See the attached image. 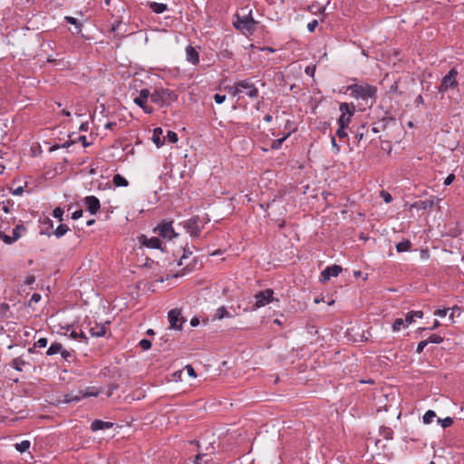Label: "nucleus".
I'll return each mask as SVG.
<instances>
[{"instance_id":"1","label":"nucleus","mask_w":464,"mask_h":464,"mask_svg":"<svg viewBox=\"0 0 464 464\" xmlns=\"http://www.w3.org/2000/svg\"><path fill=\"white\" fill-rule=\"evenodd\" d=\"M257 24L258 22L252 16V9H248L247 6L241 8L234 15V27L246 36H250L254 34Z\"/></svg>"},{"instance_id":"2","label":"nucleus","mask_w":464,"mask_h":464,"mask_svg":"<svg viewBox=\"0 0 464 464\" xmlns=\"http://www.w3.org/2000/svg\"><path fill=\"white\" fill-rule=\"evenodd\" d=\"M346 92L356 100L368 102L371 100V106L377 101V87L369 83H354L347 86Z\"/></svg>"},{"instance_id":"3","label":"nucleus","mask_w":464,"mask_h":464,"mask_svg":"<svg viewBox=\"0 0 464 464\" xmlns=\"http://www.w3.org/2000/svg\"><path fill=\"white\" fill-rule=\"evenodd\" d=\"M178 99V94L169 89L155 88L150 95V102L160 107H169Z\"/></svg>"},{"instance_id":"4","label":"nucleus","mask_w":464,"mask_h":464,"mask_svg":"<svg viewBox=\"0 0 464 464\" xmlns=\"http://www.w3.org/2000/svg\"><path fill=\"white\" fill-rule=\"evenodd\" d=\"M339 111L341 115L337 119L338 126L346 127L350 130L352 118L354 116L356 111L355 105L353 102H342L339 105Z\"/></svg>"},{"instance_id":"5","label":"nucleus","mask_w":464,"mask_h":464,"mask_svg":"<svg viewBox=\"0 0 464 464\" xmlns=\"http://www.w3.org/2000/svg\"><path fill=\"white\" fill-rule=\"evenodd\" d=\"M172 224V220L163 219L152 229V231L163 238L171 240L179 236V234L174 231Z\"/></svg>"},{"instance_id":"6","label":"nucleus","mask_w":464,"mask_h":464,"mask_svg":"<svg viewBox=\"0 0 464 464\" xmlns=\"http://www.w3.org/2000/svg\"><path fill=\"white\" fill-rule=\"evenodd\" d=\"M199 216H193L190 218L182 222L183 227L192 237H198L201 230L204 228V224Z\"/></svg>"},{"instance_id":"7","label":"nucleus","mask_w":464,"mask_h":464,"mask_svg":"<svg viewBox=\"0 0 464 464\" xmlns=\"http://www.w3.org/2000/svg\"><path fill=\"white\" fill-rule=\"evenodd\" d=\"M458 72L455 68H452L449 72L442 78L441 82L438 88L439 92H445L449 89H454L458 86L456 77Z\"/></svg>"},{"instance_id":"8","label":"nucleus","mask_w":464,"mask_h":464,"mask_svg":"<svg viewBox=\"0 0 464 464\" xmlns=\"http://www.w3.org/2000/svg\"><path fill=\"white\" fill-rule=\"evenodd\" d=\"M151 92L149 89H141L140 91L139 96L135 97L133 102L134 103L142 109V111L147 114H151L154 109L151 106L147 105L148 98H150Z\"/></svg>"},{"instance_id":"9","label":"nucleus","mask_w":464,"mask_h":464,"mask_svg":"<svg viewBox=\"0 0 464 464\" xmlns=\"http://www.w3.org/2000/svg\"><path fill=\"white\" fill-rule=\"evenodd\" d=\"M137 239L142 246L151 249H160L161 252H165V247L162 246L161 240L157 237L149 238L146 235L141 234L137 237Z\"/></svg>"},{"instance_id":"10","label":"nucleus","mask_w":464,"mask_h":464,"mask_svg":"<svg viewBox=\"0 0 464 464\" xmlns=\"http://www.w3.org/2000/svg\"><path fill=\"white\" fill-rule=\"evenodd\" d=\"M274 291L271 288H267L266 290L260 291L255 295L256 303L254 304L255 308L263 307L274 300Z\"/></svg>"},{"instance_id":"11","label":"nucleus","mask_w":464,"mask_h":464,"mask_svg":"<svg viewBox=\"0 0 464 464\" xmlns=\"http://www.w3.org/2000/svg\"><path fill=\"white\" fill-rule=\"evenodd\" d=\"M343 271V268L339 265H332L326 266L320 274L319 282L322 284L327 283L332 276H338Z\"/></svg>"},{"instance_id":"12","label":"nucleus","mask_w":464,"mask_h":464,"mask_svg":"<svg viewBox=\"0 0 464 464\" xmlns=\"http://www.w3.org/2000/svg\"><path fill=\"white\" fill-rule=\"evenodd\" d=\"M168 318L169 322V329L181 330L182 324L186 322L181 315V311L177 308L171 309L168 313Z\"/></svg>"},{"instance_id":"13","label":"nucleus","mask_w":464,"mask_h":464,"mask_svg":"<svg viewBox=\"0 0 464 464\" xmlns=\"http://www.w3.org/2000/svg\"><path fill=\"white\" fill-rule=\"evenodd\" d=\"M371 129L368 127L367 123L362 124H353L350 128V132L353 134L354 139L360 143L365 137L368 136Z\"/></svg>"},{"instance_id":"14","label":"nucleus","mask_w":464,"mask_h":464,"mask_svg":"<svg viewBox=\"0 0 464 464\" xmlns=\"http://www.w3.org/2000/svg\"><path fill=\"white\" fill-rule=\"evenodd\" d=\"M82 202L86 208V210L89 211L92 215L97 214L101 209L100 199L95 196H87L83 198Z\"/></svg>"},{"instance_id":"15","label":"nucleus","mask_w":464,"mask_h":464,"mask_svg":"<svg viewBox=\"0 0 464 464\" xmlns=\"http://www.w3.org/2000/svg\"><path fill=\"white\" fill-rule=\"evenodd\" d=\"M237 85L241 90V92H243V90L246 91V95L248 97L256 98L258 96V89L255 86L253 82H250L247 80H240L237 81Z\"/></svg>"},{"instance_id":"16","label":"nucleus","mask_w":464,"mask_h":464,"mask_svg":"<svg viewBox=\"0 0 464 464\" xmlns=\"http://www.w3.org/2000/svg\"><path fill=\"white\" fill-rule=\"evenodd\" d=\"M386 115L382 117L378 122H374L371 131L378 133L381 130H384L390 122H394L395 118L386 111Z\"/></svg>"},{"instance_id":"17","label":"nucleus","mask_w":464,"mask_h":464,"mask_svg":"<svg viewBox=\"0 0 464 464\" xmlns=\"http://www.w3.org/2000/svg\"><path fill=\"white\" fill-rule=\"evenodd\" d=\"M185 52L187 62L193 65H198L199 63V53L195 47H193L191 44H188L186 47Z\"/></svg>"},{"instance_id":"18","label":"nucleus","mask_w":464,"mask_h":464,"mask_svg":"<svg viewBox=\"0 0 464 464\" xmlns=\"http://www.w3.org/2000/svg\"><path fill=\"white\" fill-rule=\"evenodd\" d=\"M110 322L107 321L105 324H98V323H95V325L94 326H92L89 330L90 332V334L92 336V337H103L105 336L106 334V326L105 324H109Z\"/></svg>"},{"instance_id":"19","label":"nucleus","mask_w":464,"mask_h":464,"mask_svg":"<svg viewBox=\"0 0 464 464\" xmlns=\"http://www.w3.org/2000/svg\"><path fill=\"white\" fill-rule=\"evenodd\" d=\"M114 423L110 421H103L102 420H94L91 424V430L92 431L107 430L112 428Z\"/></svg>"},{"instance_id":"20","label":"nucleus","mask_w":464,"mask_h":464,"mask_svg":"<svg viewBox=\"0 0 464 464\" xmlns=\"http://www.w3.org/2000/svg\"><path fill=\"white\" fill-rule=\"evenodd\" d=\"M163 130L160 127H157L153 130L151 140L157 146V148H160L165 142V138H161Z\"/></svg>"},{"instance_id":"21","label":"nucleus","mask_w":464,"mask_h":464,"mask_svg":"<svg viewBox=\"0 0 464 464\" xmlns=\"http://www.w3.org/2000/svg\"><path fill=\"white\" fill-rule=\"evenodd\" d=\"M434 206L433 199H426V200H419L411 204V208H416L420 210H426L428 208H431Z\"/></svg>"},{"instance_id":"22","label":"nucleus","mask_w":464,"mask_h":464,"mask_svg":"<svg viewBox=\"0 0 464 464\" xmlns=\"http://www.w3.org/2000/svg\"><path fill=\"white\" fill-rule=\"evenodd\" d=\"M44 227V229H42L40 231V235H45L47 237H51L53 235L51 229L53 227V222L52 219H50L48 217H44L43 219L40 218L39 220Z\"/></svg>"},{"instance_id":"23","label":"nucleus","mask_w":464,"mask_h":464,"mask_svg":"<svg viewBox=\"0 0 464 464\" xmlns=\"http://www.w3.org/2000/svg\"><path fill=\"white\" fill-rule=\"evenodd\" d=\"M102 389H95L94 387H87L84 391H78L79 396L82 399L88 397H97L102 393Z\"/></svg>"},{"instance_id":"24","label":"nucleus","mask_w":464,"mask_h":464,"mask_svg":"<svg viewBox=\"0 0 464 464\" xmlns=\"http://www.w3.org/2000/svg\"><path fill=\"white\" fill-rule=\"evenodd\" d=\"M64 21L74 26V31H72L73 34H79L82 32V24L77 19L72 16H65Z\"/></svg>"},{"instance_id":"25","label":"nucleus","mask_w":464,"mask_h":464,"mask_svg":"<svg viewBox=\"0 0 464 464\" xmlns=\"http://www.w3.org/2000/svg\"><path fill=\"white\" fill-rule=\"evenodd\" d=\"M150 9L155 14H162L168 10V5L162 3L148 2Z\"/></svg>"},{"instance_id":"26","label":"nucleus","mask_w":464,"mask_h":464,"mask_svg":"<svg viewBox=\"0 0 464 464\" xmlns=\"http://www.w3.org/2000/svg\"><path fill=\"white\" fill-rule=\"evenodd\" d=\"M81 401L78 392L74 393L73 392L66 393L63 395V398L59 401V402L69 404L72 402H78Z\"/></svg>"},{"instance_id":"27","label":"nucleus","mask_w":464,"mask_h":464,"mask_svg":"<svg viewBox=\"0 0 464 464\" xmlns=\"http://www.w3.org/2000/svg\"><path fill=\"white\" fill-rule=\"evenodd\" d=\"M422 317H423L422 311H410L405 315L406 325L411 324L415 321V318H422Z\"/></svg>"},{"instance_id":"28","label":"nucleus","mask_w":464,"mask_h":464,"mask_svg":"<svg viewBox=\"0 0 464 464\" xmlns=\"http://www.w3.org/2000/svg\"><path fill=\"white\" fill-rule=\"evenodd\" d=\"M411 242L409 239H404L396 245V250L399 253L408 252L411 248Z\"/></svg>"},{"instance_id":"29","label":"nucleus","mask_w":464,"mask_h":464,"mask_svg":"<svg viewBox=\"0 0 464 464\" xmlns=\"http://www.w3.org/2000/svg\"><path fill=\"white\" fill-rule=\"evenodd\" d=\"M70 230L68 225L61 223L55 230L52 231L57 238H61Z\"/></svg>"},{"instance_id":"30","label":"nucleus","mask_w":464,"mask_h":464,"mask_svg":"<svg viewBox=\"0 0 464 464\" xmlns=\"http://www.w3.org/2000/svg\"><path fill=\"white\" fill-rule=\"evenodd\" d=\"M63 349V345L60 343L54 342L52 343V344L49 346V348L46 351V355L52 356L54 354H57L58 353H61Z\"/></svg>"},{"instance_id":"31","label":"nucleus","mask_w":464,"mask_h":464,"mask_svg":"<svg viewBox=\"0 0 464 464\" xmlns=\"http://www.w3.org/2000/svg\"><path fill=\"white\" fill-rule=\"evenodd\" d=\"M112 182L115 187H127L129 185V181L121 174H115Z\"/></svg>"},{"instance_id":"32","label":"nucleus","mask_w":464,"mask_h":464,"mask_svg":"<svg viewBox=\"0 0 464 464\" xmlns=\"http://www.w3.org/2000/svg\"><path fill=\"white\" fill-rule=\"evenodd\" d=\"M208 456V453L198 452L193 459V464H208L212 461V459H205Z\"/></svg>"},{"instance_id":"33","label":"nucleus","mask_w":464,"mask_h":464,"mask_svg":"<svg viewBox=\"0 0 464 464\" xmlns=\"http://www.w3.org/2000/svg\"><path fill=\"white\" fill-rule=\"evenodd\" d=\"M25 364H28V362L24 361L21 356L13 359L10 363V365L18 372H22V366Z\"/></svg>"},{"instance_id":"34","label":"nucleus","mask_w":464,"mask_h":464,"mask_svg":"<svg viewBox=\"0 0 464 464\" xmlns=\"http://www.w3.org/2000/svg\"><path fill=\"white\" fill-rule=\"evenodd\" d=\"M380 435L389 440H392V437H393V430L392 428L390 427H387V426H381L380 427Z\"/></svg>"},{"instance_id":"35","label":"nucleus","mask_w":464,"mask_h":464,"mask_svg":"<svg viewBox=\"0 0 464 464\" xmlns=\"http://www.w3.org/2000/svg\"><path fill=\"white\" fill-rule=\"evenodd\" d=\"M226 317H232V315L227 312L225 306L218 307L214 314V319L221 320Z\"/></svg>"},{"instance_id":"36","label":"nucleus","mask_w":464,"mask_h":464,"mask_svg":"<svg viewBox=\"0 0 464 464\" xmlns=\"http://www.w3.org/2000/svg\"><path fill=\"white\" fill-rule=\"evenodd\" d=\"M9 309H10V306L8 304L6 303H2L0 304V319L1 320H6L8 318H11L12 317V314H8L9 313Z\"/></svg>"},{"instance_id":"37","label":"nucleus","mask_w":464,"mask_h":464,"mask_svg":"<svg viewBox=\"0 0 464 464\" xmlns=\"http://www.w3.org/2000/svg\"><path fill=\"white\" fill-rule=\"evenodd\" d=\"M25 231H26V227H24V225L23 223H20V224H17L13 228L12 236L15 237V241H17L21 237L22 232H25Z\"/></svg>"},{"instance_id":"38","label":"nucleus","mask_w":464,"mask_h":464,"mask_svg":"<svg viewBox=\"0 0 464 464\" xmlns=\"http://www.w3.org/2000/svg\"><path fill=\"white\" fill-rule=\"evenodd\" d=\"M169 334H165L160 338V343H158L160 348L163 351H167L169 349Z\"/></svg>"},{"instance_id":"39","label":"nucleus","mask_w":464,"mask_h":464,"mask_svg":"<svg viewBox=\"0 0 464 464\" xmlns=\"http://www.w3.org/2000/svg\"><path fill=\"white\" fill-rule=\"evenodd\" d=\"M434 418H436V412L432 410H429L424 413L422 417L423 423L430 424L433 421Z\"/></svg>"},{"instance_id":"40","label":"nucleus","mask_w":464,"mask_h":464,"mask_svg":"<svg viewBox=\"0 0 464 464\" xmlns=\"http://www.w3.org/2000/svg\"><path fill=\"white\" fill-rule=\"evenodd\" d=\"M30 445L31 443L29 440H23L20 443H16L14 447L17 451H19L20 453H24L29 450Z\"/></svg>"},{"instance_id":"41","label":"nucleus","mask_w":464,"mask_h":464,"mask_svg":"<svg viewBox=\"0 0 464 464\" xmlns=\"http://www.w3.org/2000/svg\"><path fill=\"white\" fill-rule=\"evenodd\" d=\"M0 239L6 245H12L15 241V237L9 236L5 234L4 231H0Z\"/></svg>"},{"instance_id":"42","label":"nucleus","mask_w":464,"mask_h":464,"mask_svg":"<svg viewBox=\"0 0 464 464\" xmlns=\"http://www.w3.org/2000/svg\"><path fill=\"white\" fill-rule=\"evenodd\" d=\"M401 326H404L406 327V323H405V319H402V318H397L394 320L393 324H392V331L393 332H398L401 330Z\"/></svg>"},{"instance_id":"43","label":"nucleus","mask_w":464,"mask_h":464,"mask_svg":"<svg viewBox=\"0 0 464 464\" xmlns=\"http://www.w3.org/2000/svg\"><path fill=\"white\" fill-rule=\"evenodd\" d=\"M70 337L72 339H81L82 341H83L84 343H88V337L86 336V334L82 331L81 333H76L75 331H72L71 332L70 334Z\"/></svg>"},{"instance_id":"44","label":"nucleus","mask_w":464,"mask_h":464,"mask_svg":"<svg viewBox=\"0 0 464 464\" xmlns=\"http://www.w3.org/2000/svg\"><path fill=\"white\" fill-rule=\"evenodd\" d=\"M437 421L440 423L443 429L449 428L453 424V419L451 417H446L444 419L438 418Z\"/></svg>"},{"instance_id":"45","label":"nucleus","mask_w":464,"mask_h":464,"mask_svg":"<svg viewBox=\"0 0 464 464\" xmlns=\"http://www.w3.org/2000/svg\"><path fill=\"white\" fill-rule=\"evenodd\" d=\"M63 214H64V210L61 207H56L53 210V218L59 219V221H63Z\"/></svg>"},{"instance_id":"46","label":"nucleus","mask_w":464,"mask_h":464,"mask_svg":"<svg viewBox=\"0 0 464 464\" xmlns=\"http://www.w3.org/2000/svg\"><path fill=\"white\" fill-rule=\"evenodd\" d=\"M225 89L233 96H237L241 92V90L237 85V82L235 83L234 86H226Z\"/></svg>"},{"instance_id":"47","label":"nucleus","mask_w":464,"mask_h":464,"mask_svg":"<svg viewBox=\"0 0 464 464\" xmlns=\"http://www.w3.org/2000/svg\"><path fill=\"white\" fill-rule=\"evenodd\" d=\"M427 342H428V344L429 343H436V344H439L440 343L443 342V337H441L440 335L439 334H431L430 336H429V338L427 339Z\"/></svg>"},{"instance_id":"48","label":"nucleus","mask_w":464,"mask_h":464,"mask_svg":"<svg viewBox=\"0 0 464 464\" xmlns=\"http://www.w3.org/2000/svg\"><path fill=\"white\" fill-rule=\"evenodd\" d=\"M164 138L170 143H176L179 140L178 134L173 130H168L167 136Z\"/></svg>"},{"instance_id":"49","label":"nucleus","mask_w":464,"mask_h":464,"mask_svg":"<svg viewBox=\"0 0 464 464\" xmlns=\"http://www.w3.org/2000/svg\"><path fill=\"white\" fill-rule=\"evenodd\" d=\"M151 345L152 343L149 339H141L139 343V346L144 351L150 349Z\"/></svg>"},{"instance_id":"50","label":"nucleus","mask_w":464,"mask_h":464,"mask_svg":"<svg viewBox=\"0 0 464 464\" xmlns=\"http://www.w3.org/2000/svg\"><path fill=\"white\" fill-rule=\"evenodd\" d=\"M346 130H348V128L343 127V126H338V129L336 130V135L340 139L347 138L348 137V132L346 131Z\"/></svg>"},{"instance_id":"51","label":"nucleus","mask_w":464,"mask_h":464,"mask_svg":"<svg viewBox=\"0 0 464 464\" xmlns=\"http://www.w3.org/2000/svg\"><path fill=\"white\" fill-rule=\"evenodd\" d=\"M283 143H284V141L280 138L274 140L271 143L270 149L274 150H277L281 149Z\"/></svg>"},{"instance_id":"52","label":"nucleus","mask_w":464,"mask_h":464,"mask_svg":"<svg viewBox=\"0 0 464 464\" xmlns=\"http://www.w3.org/2000/svg\"><path fill=\"white\" fill-rule=\"evenodd\" d=\"M218 56L222 57L223 59H232L233 53L227 49H224L219 52Z\"/></svg>"},{"instance_id":"53","label":"nucleus","mask_w":464,"mask_h":464,"mask_svg":"<svg viewBox=\"0 0 464 464\" xmlns=\"http://www.w3.org/2000/svg\"><path fill=\"white\" fill-rule=\"evenodd\" d=\"M60 353L65 361H70V358L73 357V351L71 352L63 348L62 349V352Z\"/></svg>"},{"instance_id":"54","label":"nucleus","mask_w":464,"mask_h":464,"mask_svg":"<svg viewBox=\"0 0 464 464\" xmlns=\"http://www.w3.org/2000/svg\"><path fill=\"white\" fill-rule=\"evenodd\" d=\"M48 340L45 337L40 338L34 343V347L44 348L47 346Z\"/></svg>"},{"instance_id":"55","label":"nucleus","mask_w":464,"mask_h":464,"mask_svg":"<svg viewBox=\"0 0 464 464\" xmlns=\"http://www.w3.org/2000/svg\"><path fill=\"white\" fill-rule=\"evenodd\" d=\"M42 296L38 293H34L28 302V305L31 306L34 303H38L41 300Z\"/></svg>"},{"instance_id":"56","label":"nucleus","mask_w":464,"mask_h":464,"mask_svg":"<svg viewBox=\"0 0 464 464\" xmlns=\"http://www.w3.org/2000/svg\"><path fill=\"white\" fill-rule=\"evenodd\" d=\"M46 62L48 63H51V64H53V65H58L60 64L61 63L63 62V59L61 58V59H56V58H53L52 55H49L46 59Z\"/></svg>"},{"instance_id":"57","label":"nucleus","mask_w":464,"mask_h":464,"mask_svg":"<svg viewBox=\"0 0 464 464\" xmlns=\"http://www.w3.org/2000/svg\"><path fill=\"white\" fill-rule=\"evenodd\" d=\"M440 325V323L438 320H434V323L432 324V326H430V327H422V328H420L419 330L420 332H422V331H432V330L437 329Z\"/></svg>"},{"instance_id":"58","label":"nucleus","mask_w":464,"mask_h":464,"mask_svg":"<svg viewBox=\"0 0 464 464\" xmlns=\"http://www.w3.org/2000/svg\"><path fill=\"white\" fill-rule=\"evenodd\" d=\"M119 389V384L117 383H111L108 387V391H107V397H111L112 394H113V392L115 390Z\"/></svg>"},{"instance_id":"59","label":"nucleus","mask_w":464,"mask_h":464,"mask_svg":"<svg viewBox=\"0 0 464 464\" xmlns=\"http://www.w3.org/2000/svg\"><path fill=\"white\" fill-rule=\"evenodd\" d=\"M318 26V21L316 19L312 20L307 24V29L310 33L314 32L315 28Z\"/></svg>"},{"instance_id":"60","label":"nucleus","mask_w":464,"mask_h":464,"mask_svg":"<svg viewBox=\"0 0 464 464\" xmlns=\"http://www.w3.org/2000/svg\"><path fill=\"white\" fill-rule=\"evenodd\" d=\"M428 345V342L427 340H423V341H420L418 345H417V349H416V353H421L424 350V348Z\"/></svg>"},{"instance_id":"61","label":"nucleus","mask_w":464,"mask_h":464,"mask_svg":"<svg viewBox=\"0 0 464 464\" xmlns=\"http://www.w3.org/2000/svg\"><path fill=\"white\" fill-rule=\"evenodd\" d=\"M226 98L227 97L225 94L216 93L214 95V100H215L216 103H218V104L223 103L226 101Z\"/></svg>"},{"instance_id":"62","label":"nucleus","mask_w":464,"mask_h":464,"mask_svg":"<svg viewBox=\"0 0 464 464\" xmlns=\"http://www.w3.org/2000/svg\"><path fill=\"white\" fill-rule=\"evenodd\" d=\"M185 370L187 371L188 374L190 377H193V378H196V377H197L196 371H195V369L192 367V365H190V364L186 365V366H185Z\"/></svg>"},{"instance_id":"63","label":"nucleus","mask_w":464,"mask_h":464,"mask_svg":"<svg viewBox=\"0 0 464 464\" xmlns=\"http://www.w3.org/2000/svg\"><path fill=\"white\" fill-rule=\"evenodd\" d=\"M77 141L81 142L84 148H87L91 145V142L87 141V138L84 135L79 136Z\"/></svg>"},{"instance_id":"64","label":"nucleus","mask_w":464,"mask_h":464,"mask_svg":"<svg viewBox=\"0 0 464 464\" xmlns=\"http://www.w3.org/2000/svg\"><path fill=\"white\" fill-rule=\"evenodd\" d=\"M455 179H456V177H455V175H454V174H452V173H451V174H449V175L447 176V178L444 179L443 184H444L445 186H450V184L455 180Z\"/></svg>"}]
</instances>
